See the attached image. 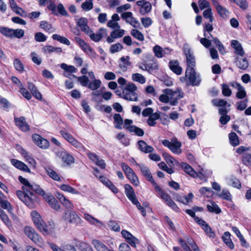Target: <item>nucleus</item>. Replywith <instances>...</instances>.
I'll list each match as a JSON object with an SVG mask.
<instances>
[{"label": "nucleus", "mask_w": 251, "mask_h": 251, "mask_svg": "<svg viewBox=\"0 0 251 251\" xmlns=\"http://www.w3.org/2000/svg\"><path fill=\"white\" fill-rule=\"evenodd\" d=\"M18 180L23 185L22 187L23 191H17L16 195L27 206L30 208H33L35 207V202L37 199L36 195L33 193L35 192L43 196L54 210H57L60 208L58 201L51 194H46L45 191L39 185L31 184L26 178L22 176H19Z\"/></svg>", "instance_id": "1"}, {"label": "nucleus", "mask_w": 251, "mask_h": 251, "mask_svg": "<svg viewBox=\"0 0 251 251\" xmlns=\"http://www.w3.org/2000/svg\"><path fill=\"white\" fill-rule=\"evenodd\" d=\"M30 215L35 226L43 234L48 235L52 232V227L46 225L45 223L38 212L35 210L32 211Z\"/></svg>", "instance_id": "2"}, {"label": "nucleus", "mask_w": 251, "mask_h": 251, "mask_svg": "<svg viewBox=\"0 0 251 251\" xmlns=\"http://www.w3.org/2000/svg\"><path fill=\"white\" fill-rule=\"evenodd\" d=\"M137 90V88L134 84L128 83L123 90V98L128 101H137L138 96L136 92Z\"/></svg>", "instance_id": "3"}, {"label": "nucleus", "mask_w": 251, "mask_h": 251, "mask_svg": "<svg viewBox=\"0 0 251 251\" xmlns=\"http://www.w3.org/2000/svg\"><path fill=\"white\" fill-rule=\"evenodd\" d=\"M163 92L169 95L170 105L172 106L176 105L178 103V100L184 97V93L180 88H177L175 91L166 89L164 90Z\"/></svg>", "instance_id": "4"}, {"label": "nucleus", "mask_w": 251, "mask_h": 251, "mask_svg": "<svg viewBox=\"0 0 251 251\" xmlns=\"http://www.w3.org/2000/svg\"><path fill=\"white\" fill-rule=\"evenodd\" d=\"M185 77L188 80V85L195 86H199L201 83L200 75L196 73L194 68H187Z\"/></svg>", "instance_id": "5"}, {"label": "nucleus", "mask_w": 251, "mask_h": 251, "mask_svg": "<svg viewBox=\"0 0 251 251\" xmlns=\"http://www.w3.org/2000/svg\"><path fill=\"white\" fill-rule=\"evenodd\" d=\"M162 144L168 148L173 153L179 154L182 152L180 147L181 143L175 137L171 139V141L167 139L163 140L162 141Z\"/></svg>", "instance_id": "6"}, {"label": "nucleus", "mask_w": 251, "mask_h": 251, "mask_svg": "<svg viewBox=\"0 0 251 251\" xmlns=\"http://www.w3.org/2000/svg\"><path fill=\"white\" fill-rule=\"evenodd\" d=\"M183 50L186 57L187 68H194L196 66L195 57L188 44L183 45Z\"/></svg>", "instance_id": "7"}, {"label": "nucleus", "mask_w": 251, "mask_h": 251, "mask_svg": "<svg viewBox=\"0 0 251 251\" xmlns=\"http://www.w3.org/2000/svg\"><path fill=\"white\" fill-rule=\"evenodd\" d=\"M24 233L34 243L39 246L43 245L42 238L36 232L35 230L30 226H26L24 228Z\"/></svg>", "instance_id": "8"}, {"label": "nucleus", "mask_w": 251, "mask_h": 251, "mask_svg": "<svg viewBox=\"0 0 251 251\" xmlns=\"http://www.w3.org/2000/svg\"><path fill=\"white\" fill-rule=\"evenodd\" d=\"M63 219L67 223L78 225L80 223L81 219L76 212L72 210H67L62 217Z\"/></svg>", "instance_id": "9"}, {"label": "nucleus", "mask_w": 251, "mask_h": 251, "mask_svg": "<svg viewBox=\"0 0 251 251\" xmlns=\"http://www.w3.org/2000/svg\"><path fill=\"white\" fill-rule=\"evenodd\" d=\"M32 140L34 143L39 148L43 149H46L49 147L50 143L49 141L42 137L38 134H34L32 136Z\"/></svg>", "instance_id": "10"}, {"label": "nucleus", "mask_w": 251, "mask_h": 251, "mask_svg": "<svg viewBox=\"0 0 251 251\" xmlns=\"http://www.w3.org/2000/svg\"><path fill=\"white\" fill-rule=\"evenodd\" d=\"M141 171L143 175L151 182V184L153 185L154 187L155 188L156 186H158L157 184L153 179L152 175L149 170V169L143 164H138Z\"/></svg>", "instance_id": "11"}, {"label": "nucleus", "mask_w": 251, "mask_h": 251, "mask_svg": "<svg viewBox=\"0 0 251 251\" xmlns=\"http://www.w3.org/2000/svg\"><path fill=\"white\" fill-rule=\"evenodd\" d=\"M138 149L145 153H151L154 149L152 147L148 145L144 140H139L137 142Z\"/></svg>", "instance_id": "12"}, {"label": "nucleus", "mask_w": 251, "mask_h": 251, "mask_svg": "<svg viewBox=\"0 0 251 251\" xmlns=\"http://www.w3.org/2000/svg\"><path fill=\"white\" fill-rule=\"evenodd\" d=\"M11 164L16 168L25 172H30V169L24 162L15 159L11 160Z\"/></svg>", "instance_id": "13"}, {"label": "nucleus", "mask_w": 251, "mask_h": 251, "mask_svg": "<svg viewBox=\"0 0 251 251\" xmlns=\"http://www.w3.org/2000/svg\"><path fill=\"white\" fill-rule=\"evenodd\" d=\"M16 125L23 131H26L29 130V126L26 123L25 119L24 117H20L19 118H15Z\"/></svg>", "instance_id": "14"}, {"label": "nucleus", "mask_w": 251, "mask_h": 251, "mask_svg": "<svg viewBox=\"0 0 251 251\" xmlns=\"http://www.w3.org/2000/svg\"><path fill=\"white\" fill-rule=\"evenodd\" d=\"M154 189L168 205L173 201L170 195L165 193L158 185L156 186Z\"/></svg>", "instance_id": "15"}, {"label": "nucleus", "mask_w": 251, "mask_h": 251, "mask_svg": "<svg viewBox=\"0 0 251 251\" xmlns=\"http://www.w3.org/2000/svg\"><path fill=\"white\" fill-rule=\"evenodd\" d=\"M129 60L130 57L129 56H123L120 59L119 66L123 71H126L128 67L131 65Z\"/></svg>", "instance_id": "16"}, {"label": "nucleus", "mask_w": 251, "mask_h": 251, "mask_svg": "<svg viewBox=\"0 0 251 251\" xmlns=\"http://www.w3.org/2000/svg\"><path fill=\"white\" fill-rule=\"evenodd\" d=\"M88 20L85 18H81L77 22V25L78 26L81 30L86 34L91 29L87 25Z\"/></svg>", "instance_id": "17"}, {"label": "nucleus", "mask_w": 251, "mask_h": 251, "mask_svg": "<svg viewBox=\"0 0 251 251\" xmlns=\"http://www.w3.org/2000/svg\"><path fill=\"white\" fill-rule=\"evenodd\" d=\"M231 47L235 50V53L243 56L245 53L239 41L233 40L231 41Z\"/></svg>", "instance_id": "18"}, {"label": "nucleus", "mask_w": 251, "mask_h": 251, "mask_svg": "<svg viewBox=\"0 0 251 251\" xmlns=\"http://www.w3.org/2000/svg\"><path fill=\"white\" fill-rule=\"evenodd\" d=\"M236 66L240 69L246 70L249 66V62L245 57H237L235 59Z\"/></svg>", "instance_id": "19"}, {"label": "nucleus", "mask_w": 251, "mask_h": 251, "mask_svg": "<svg viewBox=\"0 0 251 251\" xmlns=\"http://www.w3.org/2000/svg\"><path fill=\"white\" fill-rule=\"evenodd\" d=\"M125 193L128 199L132 202L137 199L133 189L129 184H126L124 186Z\"/></svg>", "instance_id": "20"}, {"label": "nucleus", "mask_w": 251, "mask_h": 251, "mask_svg": "<svg viewBox=\"0 0 251 251\" xmlns=\"http://www.w3.org/2000/svg\"><path fill=\"white\" fill-rule=\"evenodd\" d=\"M181 167L183 169L186 173L193 177H197L198 176L196 172L187 163L182 162L181 164Z\"/></svg>", "instance_id": "21"}, {"label": "nucleus", "mask_w": 251, "mask_h": 251, "mask_svg": "<svg viewBox=\"0 0 251 251\" xmlns=\"http://www.w3.org/2000/svg\"><path fill=\"white\" fill-rule=\"evenodd\" d=\"M40 27L50 33L55 31V29L52 26V25L47 21H41L40 23Z\"/></svg>", "instance_id": "22"}, {"label": "nucleus", "mask_w": 251, "mask_h": 251, "mask_svg": "<svg viewBox=\"0 0 251 251\" xmlns=\"http://www.w3.org/2000/svg\"><path fill=\"white\" fill-rule=\"evenodd\" d=\"M45 169L48 176L55 181H60L61 178L58 174L50 167H45Z\"/></svg>", "instance_id": "23"}, {"label": "nucleus", "mask_w": 251, "mask_h": 251, "mask_svg": "<svg viewBox=\"0 0 251 251\" xmlns=\"http://www.w3.org/2000/svg\"><path fill=\"white\" fill-rule=\"evenodd\" d=\"M75 41L79 45L84 51L86 52L88 51H92V49L88 44H87L83 40L78 37H75Z\"/></svg>", "instance_id": "24"}, {"label": "nucleus", "mask_w": 251, "mask_h": 251, "mask_svg": "<svg viewBox=\"0 0 251 251\" xmlns=\"http://www.w3.org/2000/svg\"><path fill=\"white\" fill-rule=\"evenodd\" d=\"M126 177L130 180L133 184L136 186L138 185L139 183V179L132 169L126 173Z\"/></svg>", "instance_id": "25"}, {"label": "nucleus", "mask_w": 251, "mask_h": 251, "mask_svg": "<svg viewBox=\"0 0 251 251\" xmlns=\"http://www.w3.org/2000/svg\"><path fill=\"white\" fill-rule=\"evenodd\" d=\"M222 239L226 245L230 249H234V245L231 241L230 238V233L229 232L226 231L224 233V235L222 237Z\"/></svg>", "instance_id": "26"}, {"label": "nucleus", "mask_w": 251, "mask_h": 251, "mask_svg": "<svg viewBox=\"0 0 251 251\" xmlns=\"http://www.w3.org/2000/svg\"><path fill=\"white\" fill-rule=\"evenodd\" d=\"M127 130L130 133H134L138 136H143L145 134V132L143 129L133 125H131L130 126L128 127Z\"/></svg>", "instance_id": "27"}, {"label": "nucleus", "mask_w": 251, "mask_h": 251, "mask_svg": "<svg viewBox=\"0 0 251 251\" xmlns=\"http://www.w3.org/2000/svg\"><path fill=\"white\" fill-rule=\"evenodd\" d=\"M170 69L177 75H179L182 73V68L179 66L177 61H170L169 63Z\"/></svg>", "instance_id": "28"}, {"label": "nucleus", "mask_w": 251, "mask_h": 251, "mask_svg": "<svg viewBox=\"0 0 251 251\" xmlns=\"http://www.w3.org/2000/svg\"><path fill=\"white\" fill-rule=\"evenodd\" d=\"M92 243L98 251H113L108 249L103 243L98 240H93Z\"/></svg>", "instance_id": "29"}, {"label": "nucleus", "mask_w": 251, "mask_h": 251, "mask_svg": "<svg viewBox=\"0 0 251 251\" xmlns=\"http://www.w3.org/2000/svg\"><path fill=\"white\" fill-rule=\"evenodd\" d=\"M151 9V3L149 1H145L144 4L140 7L139 12L142 15H145L150 13Z\"/></svg>", "instance_id": "30"}, {"label": "nucleus", "mask_w": 251, "mask_h": 251, "mask_svg": "<svg viewBox=\"0 0 251 251\" xmlns=\"http://www.w3.org/2000/svg\"><path fill=\"white\" fill-rule=\"evenodd\" d=\"M61 156L62 161L67 164L69 165L74 162V157L66 151L62 152Z\"/></svg>", "instance_id": "31"}, {"label": "nucleus", "mask_w": 251, "mask_h": 251, "mask_svg": "<svg viewBox=\"0 0 251 251\" xmlns=\"http://www.w3.org/2000/svg\"><path fill=\"white\" fill-rule=\"evenodd\" d=\"M230 144L233 147L238 146L240 142L238 136L235 132H231L228 134Z\"/></svg>", "instance_id": "32"}, {"label": "nucleus", "mask_w": 251, "mask_h": 251, "mask_svg": "<svg viewBox=\"0 0 251 251\" xmlns=\"http://www.w3.org/2000/svg\"><path fill=\"white\" fill-rule=\"evenodd\" d=\"M86 34L89 36L92 40L96 42L100 41L103 36L101 32H99L97 33H94L91 29L88 32H87Z\"/></svg>", "instance_id": "33"}, {"label": "nucleus", "mask_w": 251, "mask_h": 251, "mask_svg": "<svg viewBox=\"0 0 251 251\" xmlns=\"http://www.w3.org/2000/svg\"><path fill=\"white\" fill-rule=\"evenodd\" d=\"M60 188L62 190L64 191L71 193L73 194L78 195L80 194L78 190L75 189L69 185L62 184L60 186Z\"/></svg>", "instance_id": "34"}, {"label": "nucleus", "mask_w": 251, "mask_h": 251, "mask_svg": "<svg viewBox=\"0 0 251 251\" xmlns=\"http://www.w3.org/2000/svg\"><path fill=\"white\" fill-rule=\"evenodd\" d=\"M0 218L7 226L9 227L11 226V222L5 212L0 208Z\"/></svg>", "instance_id": "35"}, {"label": "nucleus", "mask_w": 251, "mask_h": 251, "mask_svg": "<svg viewBox=\"0 0 251 251\" xmlns=\"http://www.w3.org/2000/svg\"><path fill=\"white\" fill-rule=\"evenodd\" d=\"M52 38L53 40H57L60 43L64 44L66 45H70V42L69 40L67 39L66 38L61 36L60 35L54 34L52 36Z\"/></svg>", "instance_id": "36"}, {"label": "nucleus", "mask_w": 251, "mask_h": 251, "mask_svg": "<svg viewBox=\"0 0 251 251\" xmlns=\"http://www.w3.org/2000/svg\"><path fill=\"white\" fill-rule=\"evenodd\" d=\"M60 134L62 137L65 139L72 145L75 142L76 139L70 134L63 131H60Z\"/></svg>", "instance_id": "37"}, {"label": "nucleus", "mask_w": 251, "mask_h": 251, "mask_svg": "<svg viewBox=\"0 0 251 251\" xmlns=\"http://www.w3.org/2000/svg\"><path fill=\"white\" fill-rule=\"evenodd\" d=\"M131 77L134 81L138 82L141 84H144L146 82L145 77L139 73L132 74Z\"/></svg>", "instance_id": "38"}, {"label": "nucleus", "mask_w": 251, "mask_h": 251, "mask_svg": "<svg viewBox=\"0 0 251 251\" xmlns=\"http://www.w3.org/2000/svg\"><path fill=\"white\" fill-rule=\"evenodd\" d=\"M101 84V82L100 80L95 79L89 83L87 87L92 90H96L100 87Z\"/></svg>", "instance_id": "39"}, {"label": "nucleus", "mask_w": 251, "mask_h": 251, "mask_svg": "<svg viewBox=\"0 0 251 251\" xmlns=\"http://www.w3.org/2000/svg\"><path fill=\"white\" fill-rule=\"evenodd\" d=\"M207 208L208 210L210 212L215 213L216 214H219L221 212V209L218 205L214 202H211V205L207 204Z\"/></svg>", "instance_id": "40"}, {"label": "nucleus", "mask_w": 251, "mask_h": 251, "mask_svg": "<svg viewBox=\"0 0 251 251\" xmlns=\"http://www.w3.org/2000/svg\"><path fill=\"white\" fill-rule=\"evenodd\" d=\"M113 119L115 123L117 124L115 127L117 128L121 129H122L121 125L123 124V119L119 114H115L113 116Z\"/></svg>", "instance_id": "41"}, {"label": "nucleus", "mask_w": 251, "mask_h": 251, "mask_svg": "<svg viewBox=\"0 0 251 251\" xmlns=\"http://www.w3.org/2000/svg\"><path fill=\"white\" fill-rule=\"evenodd\" d=\"M148 67V72L151 73V71L157 70L158 68V65L156 60L151 59L149 62L147 63Z\"/></svg>", "instance_id": "42"}, {"label": "nucleus", "mask_w": 251, "mask_h": 251, "mask_svg": "<svg viewBox=\"0 0 251 251\" xmlns=\"http://www.w3.org/2000/svg\"><path fill=\"white\" fill-rule=\"evenodd\" d=\"M81 7L85 11L91 10L93 8V0H86L85 2L82 3Z\"/></svg>", "instance_id": "43"}, {"label": "nucleus", "mask_w": 251, "mask_h": 251, "mask_svg": "<svg viewBox=\"0 0 251 251\" xmlns=\"http://www.w3.org/2000/svg\"><path fill=\"white\" fill-rule=\"evenodd\" d=\"M0 204L2 208L6 209L9 213H12L13 208L7 201L4 200L3 199L0 200Z\"/></svg>", "instance_id": "44"}, {"label": "nucleus", "mask_w": 251, "mask_h": 251, "mask_svg": "<svg viewBox=\"0 0 251 251\" xmlns=\"http://www.w3.org/2000/svg\"><path fill=\"white\" fill-rule=\"evenodd\" d=\"M123 49V45L121 44L118 43L112 45L110 48L109 50L111 53L113 54L121 51Z\"/></svg>", "instance_id": "45"}, {"label": "nucleus", "mask_w": 251, "mask_h": 251, "mask_svg": "<svg viewBox=\"0 0 251 251\" xmlns=\"http://www.w3.org/2000/svg\"><path fill=\"white\" fill-rule=\"evenodd\" d=\"M131 34L134 38L139 40V41H143L144 40V36L141 32L137 29H132L131 31Z\"/></svg>", "instance_id": "46"}, {"label": "nucleus", "mask_w": 251, "mask_h": 251, "mask_svg": "<svg viewBox=\"0 0 251 251\" xmlns=\"http://www.w3.org/2000/svg\"><path fill=\"white\" fill-rule=\"evenodd\" d=\"M0 32L4 36L12 38L13 29L5 27H0Z\"/></svg>", "instance_id": "47"}, {"label": "nucleus", "mask_w": 251, "mask_h": 251, "mask_svg": "<svg viewBox=\"0 0 251 251\" xmlns=\"http://www.w3.org/2000/svg\"><path fill=\"white\" fill-rule=\"evenodd\" d=\"M14 66L17 71L20 72H23L24 70V65L18 58H16L14 60Z\"/></svg>", "instance_id": "48"}, {"label": "nucleus", "mask_w": 251, "mask_h": 251, "mask_svg": "<svg viewBox=\"0 0 251 251\" xmlns=\"http://www.w3.org/2000/svg\"><path fill=\"white\" fill-rule=\"evenodd\" d=\"M153 50L155 56L158 58H162L163 57V49L159 46L156 45L153 48Z\"/></svg>", "instance_id": "49"}, {"label": "nucleus", "mask_w": 251, "mask_h": 251, "mask_svg": "<svg viewBox=\"0 0 251 251\" xmlns=\"http://www.w3.org/2000/svg\"><path fill=\"white\" fill-rule=\"evenodd\" d=\"M238 92L236 94V97L239 99H243L246 97V92L244 87L238 86Z\"/></svg>", "instance_id": "50"}, {"label": "nucleus", "mask_w": 251, "mask_h": 251, "mask_svg": "<svg viewBox=\"0 0 251 251\" xmlns=\"http://www.w3.org/2000/svg\"><path fill=\"white\" fill-rule=\"evenodd\" d=\"M84 218L90 224L95 225L96 223L101 224V222L88 213L84 214Z\"/></svg>", "instance_id": "51"}, {"label": "nucleus", "mask_w": 251, "mask_h": 251, "mask_svg": "<svg viewBox=\"0 0 251 251\" xmlns=\"http://www.w3.org/2000/svg\"><path fill=\"white\" fill-rule=\"evenodd\" d=\"M61 69L69 73H75L76 71V68L72 65H68L65 63H62L60 65Z\"/></svg>", "instance_id": "52"}, {"label": "nucleus", "mask_w": 251, "mask_h": 251, "mask_svg": "<svg viewBox=\"0 0 251 251\" xmlns=\"http://www.w3.org/2000/svg\"><path fill=\"white\" fill-rule=\"evenodd\" d=\"M203 230L205 231V233L209 237L214 238L215 236V233L211 229V228L207 224L202 228Z\"/></svg>", "instance_id": "53"}, {"label": "nucleus", "mask_w": 251, "mask_h": 251, "mask_svg": "<svg viewBox=\"0 0 251 251\" xmlns=\"http://www.w3.org/2000/svg\"><path fill=\"white\" fill-rule=\"evenodd\" d=\"M248 99H245L239 101L236 103V108L240 111H243L246 109L247 106Z\"/></svg>", "instance_id": "54"}, {"label": "nucleus", "mask_w": 251, "mask_h": 251, "mask_svg": "<svg viewBox=\"0 0 251 251\" xmlns=\"http://www.w3.org/2000/svg\"><path fill=\"white\" fill-rule=\"evenodd\" d=\"M219 196L226 201H231V195L227 190L223 189Z\"/></svg>", "instance_id": "55"}, {"label": "nucleus", "mask_w": 251, "mask_h": 251, "mask_svg": "<svg viewBox=\"0 0 251 251\" xmlns=\"http://www.w3.org/2000/svg\"><path fill=\"white\" fill-rule=\"evenodd\" d=\"M222 94L226 97H229L232 93L231 89L229 88L228 85L223 84L222 85Z\"/></svg>", "instance_id": "56"}, {"label": "nucleus", "mask_w": 251, "mask_h": 251, "mask_svg": "<svg viewBox=\"0 0 251 251\" xmlns=\"http://www.w3.org/2000/svg\"><path fill=\"white\" fill-rule=\"evenodd\" d=\"M203 17L205 19H208L210 22L212 23L213 21L212 16V9L210 8L205 10L203 12Z\"/></svg>", "instance_id": "57"}, {"label": "nucleus", "mask_w": 251, "mask_h": 251, "mask_svg": "<svg viewBox=\"0 0 251 251\" xmlns=\"http://www.w3.org/2000/svg\"><path fill=\"white\" fill-rule=\"evenodd\" d=\"M73 77H74L76 78H77L78 80L80 82V83L83 86H85V87L88 86V84H89V83H88L89 78L87 76H86L85 75H83V76L77 77L76 76H75V75H73Z\"/></svg>", "instance_id": "58"}, {"label": "nucleus", "mask_w": 251, "mask_h": 251, "mask_svg": "<svg viewBox=\"0 0 251 251\" xmlns=\"http://www.w3.org/2000/svg\"><path fill=\"white\" fill-rule=\"evenodd\" d=\"M217 10L218 14L223 18H226L228 13V11L224 7L220 6H218Z\"/></svg>", "instance_id": "59"}, {"label": "nucleus", "mask_w": 251, "mask_h": 251, "mask_svg": "<svg viewBox=\"0 0 251 251\" xmlns=\"http://www.w3.org/2000/svg\"><path fill=\"white\" fill-rule=\"evenodd\" d=\"M242 162L246 166L251 165V153H245L242 156Z\"/></svg>", "instance_id": "60"}, {"label": "nucleus", "mask_w": 251, "mask_h": 251, "mask_svg": "<svg viewBox=\"0 0 251 251\" xmlns=\"http://www.w3.org/2000/svg\"><path fill=\"white\" fill-rule=\"evenodd\" d=\"M24 31L21 29H13L12 32V38L16 37L21 38L24 35Z\"/></svg>", "instance_id": "61"}, {"label": "nucleus", "mask_w": 251, "mask_h": 251, "mask_svg": "<svg viewBox=\"0 0 251 251\" xmlns=\"http://www.w3.org/2000/svg\"><path fill=\"white\" fill-rule=\"evenodd\" d=\"M35 40L39 42H45L47 37L42 32H37L34 36Z\"/></svg>", "instance_id": "62"}, {"label": "nucleus", "mask_w": 251, "mask_h": 251, "mask_svg": "<svg viewBox=\"0 0 251 251\" xmlns=\"http://www.w3.org/2000/svg\"><path fill=\"white\" fill-rule=\"evenodd\" d=\"M132 203L136 206V207L138 209V210L140 211L143 216L145 217L146 215V212L145 209L144 208V207H143L141 206V204L140 203L139 201L137 200V199L134 200V201H133L132 202Z\"/></svg>", "instance_id": "63"}, {"label": "nucleus", "mask_w": 251, "mask_h": 251, "mask_svg": "<svg viewBox=\"0 0 251 251\" xmlns=\"http://www.w3.org/2000/svg\"><path fill=\"white\" fill-rule=\"evenodd\" d=\"M141 21L142 24L145 28L148 27L152 23L151 19L149 17L142 18H141Z\"/></svg>", "instance_id": "64"}]
</instances>
